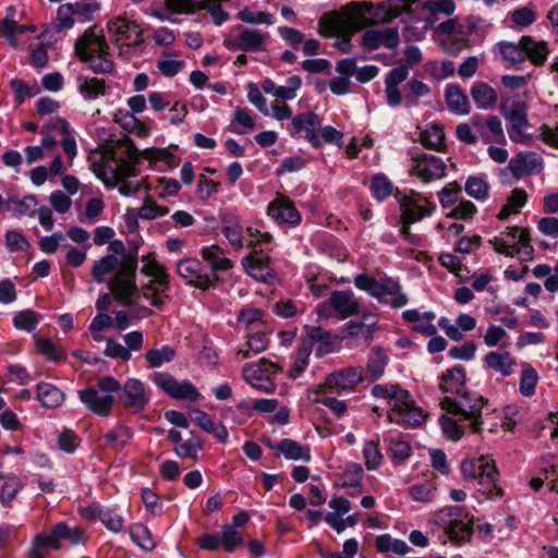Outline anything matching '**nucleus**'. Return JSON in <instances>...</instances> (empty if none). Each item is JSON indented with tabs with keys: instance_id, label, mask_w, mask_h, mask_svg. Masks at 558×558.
Segmentation results:
<instances>
[{
	"instance_id": "obj_1",
	"label": "nucleus",
	"mask_w": 558,
	"mask_h": 558,
	"mask_svg": "<svg viewBox=\"0 0 558 558\" xmlns=\"http://www.w3.org/2000/svg\"><path fill=\"white\" fill-rule=\"evenodd\" d=\"M136 268V251L124 254L121 260L116 255L108 254L94 263L92 276L97 283H102L107 276L116 270L109 281V290L117 301L123 305H131L140 295L135 283Z\"/></svg>"
},
{
	"instance_id": "obj_2",
	"label": "nucleus",
	"mask_w": 558,
	"mask_h": 558,
	"mask_svg": "<svg viewBox=\"0 0 558 558\" xmlns=\"http://www.w3.org/2000/svg\"><path fill=\"white\" fill-rule=\"evenodd\" d=\"M371 393L376 399L387 400L390 404L388 420L390 423L416 427L420 426L426 415L422 409L415 407L410 393L393 384L375 385Z\"/></svg>"
},
{
	"instance_id": "obj_3",
	"label": "nucleus",
	"mask_w": 558,
	"mask_h": 558,
	"mask_svg": "<svg viewBox=\"0 0 558 558\" xmlns=\"http://www.w3.org/2000/svg\"><path fill=\"white\" fill-rule=\"evenodd\" d=\"M372 5L351 2L340 12L325 13L319 19L320 33L325 36L353 34L373 22Z\"/></svg>"
},
{
	"instance_id": "obj_4",
	"label": "nucleus",
	"mask_w": 558,
	"mask_h": 558,
	"mask_svg": "<svg viewBox=\"0 0 558 558\" xmlns=\"http://www.w3.org/2000/svg\"><path fill=\"white\" fill-rule=\"evenodd\" d=\"M75 52L95 73H110L114 68L104 32L96 25L88 27L77 38Z\"/></svg>"
},
{
	"instance_id": "obj_5",
	"label": "nucleus",
	"mask_w": 558,
	"mask_h": 558,
	"mask_svg": "<svg viewBox=\"0 0 558 558\" xmlns=\"http://www.w3.org/2000/svg\"><path fill=\"white\" fill-rule=\"evenodd\" d=\"M113 165L104 163L95 168V172L105 183L114 182L119 192L124 196H131L138 192L140 181H131L137 175L136 156L131 149H126L125 156L113 158Z\"/></svg>"
},
{
	"instance_id": "obj_6",
	"label": "nucleus",
	"mask_w": 558,
	"mask_h": 558,
	"mask_svg": "<svg viewBox=\"0 0 558 558\" xmlns=\"http://www.w3.org/2000/svg\"><path fill=\"white\" fill-rule=\"evenodd\" d=\"M120 390V381L113 376L100 377L96 385L78 390L80 401L92 413L109 416L114 405V393Z\"/></svg>"
},
{
	"instance_id": "obj_7",
	"label": "nucleus",
	"mask_w": 558,
	"mask_h": 558,
	"mask_svg": "<svg viewBox=\"0 0 558 558\" xmlns=\"http://www.w3.org/2000/svg\"><path fill=\"white\" fill-rule=\"evenodd\" d=\"M461 473L464 480H478L480 492L486 498H499L502 490L498 486V471L495 461L488 457L481 456L475 459H464L461 462Z\"/></svg>"
},
{
	"instance_id": "obj_8",
	"label": "nucleus",
	"mask_w": 558,
	"mask_h": 558,
	"mask_svg": "<svg viewBox=\"0 0 558 558\" xmlns=\"http://www.w3.org/2000/svg\"><path fill=\"white\" fill-rule=\"evenodd\" d=\"M142 264L141 271L149 277L150 280L142 287L141 293L153 306L161 308L165 304V299L168 298L170 276L166 268L157 262L155 253L143 256Z\"/></svg>"
},
{
	"instance_id": "obj_9",
	"label": "nucleus",
	"mask_w": 558,
	"mask_h": 558,
	"mask_svg": "<svg viewBox=\"0 0 558 558\" xmlns=\"http://www.w3.org/2000/svg\"><path fill=\"white\" fill-rule=\"evenodd\" d=\"M41 134L40 145L44 150L49 155L60 144L69 166H72L73 159L77 156V145L70 123L60 117L52 118L45 124Z\"/></svg>"
},
{
	"instance_id": "obj_10",
	"label": "nucleus",
	"mask_w": 558,
	"mask_h": 558,
	"mask_svg": "<svg viewBox=\"0 0 558 558\" xmlns=\"http://www.w3.org/2000/svg\"><path fill=\"white\" fill-rule=\"evenodd\" d=\"M107 29L111 40L119 47L120 56L130 58L138 53L143 43V32L137 22L119 15L108 22Z\"/></svg>"
},
{
	"instance_id": "obj_11",
	"label": "nucleus",
	"mask_w": 558,
	"mask_h": 558,
	"mask_svg": "<svg viewBox=\"0 0 558 558\" xmlns=\"http://www.w3.org/2000/svg\"><path fill=\"white\" fill-rule=\"evenodd\" d=\"M486 403L487 400L482 396L464 391L456 398H444L440 404L448 413L459 415L460 420L470 421L472 430L478 433L482 429V410Z\"/></svg>"
},
{
	"instance_id": "obj_12",
	"label": "nucleus",
	"mask_w": 558,
	"mask_h": 558,
	"mask_svg": "<svg viewBox=\"0 0 558 558\" xmlns=\"http://www.w3.org/2000/svg\"><path fill=\"white\" fill-rule=\"evenodd\" d=\"M354 284L357 289L366 291L380 302L387 301V296H391L390 305L393 308L403 307L409 302V298L401 291L399 282L392 278L387 277L377 280L372 276L361 274L354 278Z\"/></svg>"
},
{
	"instance_id": "obj_13",
	"label": "nucleus",
	"mask_w": 558,
	"mask_h": 558,
	"mask_svg": "<svg viewBox=\"0 0 558 558\" xmlns=\"http://www.w3.org/2000/svg\"><path fill=\"white\" fill-rule=\"evenodd\" d=\"M401 208V232L405 235L410 232L412 223L429 217L436 210V204L423 194L411 190L408 193L396 194Z\"/></svg>"
},
{
	"instance_id": "obj_14",
	"label": "nucleus",
	"mask_w": 558,
	"mask_h": 558,
	"mask_svg": "<svg viewBox=\"0 0 558 558\" xmlns=\"http://www.w3.org/2000/svg\"><path fill=\"white\" fill-rule=\"evenodd\" d=\"M435 522L450 541L460 543L471 536L475 521L459 507H446L437 512Z\"/></svg>"
},
{
	"instance_id": "obj_15",
	"label": "nucleus",
	"mask_w": 558,
	"mask_h": 558,
	"mask_svg": "<svg viewBox=\"0 0 558 558\" xmlns=\"http://www.w3.org/2000/svg\"><path fill=\"white\" fill-rule=\"evenodd\" d=\"M86 535L82 529L61 522L56 524L50 533H41L35 536L33 541V556L39 555V551L43 549H60L62 541L68 542L70 545H78L84 543Z\"/></svg>"
},
{
	"instance_id": "obj_16",
	"label": "nucleus",
	"mask_w": 558,
	"mask_h": 558,
	"mask_svg": "<svg viewBox=\"0 0 558 558\" xmlns=\"http://www.w3.org/2000/svg\"><path fill=\"white\" fill-rule=\"evenodd\" d=\"M269 33L256 28L233 26L223 38V46L231 51L259 52L265 49Z\"/></svg>"
},
{
	"instance_id": "obj_17",
	"label": "nucleus",
	"mask_w": 558,
	"mask_h": 558,
	"mask_svg": "<svg viewBox=\"0 0 558 558\" xmlns=\"http://www.w3.org/2000/svg\"><path fill=\"white\" fill-rule=\"evenodd\" d=\"M178 275L196 289L207 291L215 288L219 281L218 275L213 270H208L197 258H183L177 264Z\"/></svg>"
},
{
	"instance_id": "obj_18",
	"label": "nucleus",
	"mask_w": 558,
	"mask_h": 558,
	"mask_svg": "<svg viewBox=\"0 0 558 558\" xmlns=\"http://www.w3.org/2000/svg\"><path fill=\"white\" fill-rule=\"evenodd\" d=\"M360 304L351 290L333 291L328 302L320 303L316 307L319 318H328L335 315L339 319H345L357 313Z\"/></svg>"
},
{
	"instance_id": "obj_19",
	"label": "nucleus",
	"mask_w": 558,
	"mask_h": 558,
	"mask_svg": "<svg viewBox=\"0 0 558 558\" xmlns=\"http://www.w3.org/2000/svg\"><path fill=\"white\" fill-rule=\"evenodd\" d=\"M281 368L272 362L265 359L258 363H247L242 368L244 380L257 390L270 393L276 389V384L271 380V376L277 374Z\"/></svg>"
},
{
	"instance_id": "obj_20",
	"label": "nucleus",
	"mask_w": 558,
	"mask_h": 558,
	"mask_svg": "<svg viewBox=\"0 0 558 558\" xmlns=\"http://www.w3.org/2000/svg\"><path fill=\"white\" fill-rule=\"evenodd\" d=\"M364 369L361 366H349L330 373L326 376L324 385L316 386L313 395L322 393L325 388L337 393L351 391L363 380Z\"/></svg>"
},
{
	"instance_id": "obj_21",
	"label": "nucleus",
	"mask_w": 558,
	"mask_h": 558,
	"mask_svg": "<svg viewBox=\"0 0 558 558\" xmlns=\"http://www.w3.org/2000/svg\"><path fill=\"white\" fill-rule=\"evenodd\" d=\"M150 380L165 393L178 400L195 402L201 397V393L192 383L187 380L179 381L168 373H154L150 375Z\"/></svg>"
},
{
	"instance_id": "obj_22",
	"label": "nucleus",
	"mask_w": 558,
	"mask_h": 558,
	"mask_svg": "<svg viewBox=\"0 0 558 558\" xmlns=\"http://www.w3.org/2000/svg\"><path fill=\"white\" fill-rule=\"evenodd\" d=\"M409 173L423 183H430L446 175V163L433 154H421L412 157Z\"/></svg>"
},
{
	"instance_id": "obj_23",
	"label": "nucleus",
	"mask_w": 558,
	"mask_h": 558,
	"mask_svg": "<svg viewBox=\"0 0 558 558\" xmlns=\"http://www.w3.org/2000/svg\"><path fill=\"white\" fill-rule=\"evenodd\" d=\"M488 243L497 253L506 256H513V250L517 248L518 245H520L525 253L530 254L532 252L527 229L515 226L508 227L500 235L490 239Z\"/></svg>"
},
{
	"instance_id": "obj_24",
	"label": "nucleus",
	"mask_w": 558,
	"mask_h": 558,
	"mask_svg": "<svg viewBox=\"0 0 558 558\" xmlns=\"http://www.w3.org/2000/svg\"><path fill=\"white\" fill-rule=\"evenodd\" d=\"M120 404L133 412L143 411L150 401V390L137 378H128L123 385L120 384Z\"/></svg>"
},
{
	"instance_id": "obj_25",
	"label": "nucleus",
	"mask_w": 558,
	"mask_h": 558,
	"mask_svg": "<svg viewBox=\"0 0 558 558\" xmlns=\"http://www.w3.org/2000/svg\"><path fill=\"white\" fill-rule=\"evenodd\" d=\"M322 125V119L313 111L301 112L292 117L288 126V132L292 137L306 140L312 147L318 148V131Z\"/></svg>"
},
{
	"instance_id": "obj_26",
	"label": "nucleus",
	"mask_w": 558,
	"mask_h": 558,
	"mask_svg": "<svg viewBox=\"0 0 558 558\" xmlns=\"http://www.w3.org/2000/svg\"><path fill=\"white\" fill-rule=\"evenodd\" d=\"M266 213L278 226L294 228L302 221V216L293 202L280 193L268 204Z\"/></svg>"
},
{
	"instance_id": "obj_27",
	"label": "nucleus",
	"mask_w": 558,
	"mask_h": 558,
	"mask_svg": "<svg viewBox=\"0 0 558 558\" xmlns=\"http://www.w3.org/2000/svg\"><path fill=\"white\" fill-rule=\"evenodd\" d=\"M502 113L510 122V129L508 130L510 140L514 143H530L531 136L526 133L529 121L525 105L517 101L509 109L504 108Z\"/></svg>"
},
{
	"instance_id": "obj_28",
	"label": "nucleus",
	"mask_w": 558,
	"mask_h": 558,
	"mask_svg": "<svg viewBox=\"0 0 558 558\" xmlns=\"http://www.w3.org/2000/svg\"><path fill=\"white\" fill-rule=\"evenodd\" d=\"M508 169L517 179L536 174L543 169V158L534 151L519 153L510 159Z\"/></svg>"
},
{
	"instance_id": "obj_29",
	"label": "nucleus",
	"mask_w": 558,
	"mask_h": 558,
	"mask_svg": "<svg viewBox=\"0 0 558 558\" xmlns=\"http://www.w3.org/2000/svg\"><path fill=\"white\" fill-rule=\"evenodd\" d=\"M242 265L245 271L255 280L269 282L275 278L272 268L269 264V257L257 251L243 257Z\"/></svg>"
},
{
	"instance_id": "obj_30",
	"label": "nucleus",
	"mask_w": 558,
	"mask_h": 558,
	"mask_svg": "<svg viewBox=\"0 0 558 558\" xmlns=\"http://www.w3.org/2000/svg\"><path fill=\"white\" fill-rule=\"evenodd\" d=\"M399 43V33L393 27L368 29L362 37V45L367 49H377L379 47L395 49L398 47Z\"/></svg>"
},
{
	"instance_id": "obj_31",
	"label": "nucleus",
	"mask_w": 558,
	"mask_h": 558,
	"mask_svg": "<svg viewBox=\"0 0 558 558\" xmlns=\"http://www.w3.org/2000/svg\"><path fill=\"white\" fill-rule=\"evenodd\" d=\"M302 87V78L299 75H291L286 85L278 86L272 80L265 78L262 82V89L278 99L283 101L293 100L298 90Z\"/></svg>"
},
{
	"instance_id": "obj_32",
	"label": "nucleus",
	"mask_w": 558,
	"mask_h": 558,
	"mask_svg": "<svg viewBox=\"0 0 558 558\" xmlns=\"http://www.w3.org/2000/svg\"><path fill=\"white\" fill-rule=\"evenodd\" d=\"M402 318L407 323L413 324V330L424 336L432 337L437 332V327L434 324L436 315L432 311L407 310L402 313Z\"/></svg>"
},
{
	"instance_id": "obj_33",
	"label": "nucleus",
	"mask_w": 558,
	"mask_h": 558,
	"mask_svg": "<svg viewBox=\"0 0 558 558\" xmlns=\"http://www.w3.org/2000/svg\"><path fill=\"white\" fill-rule=\"evenodd\" d=\"M202 259L207 263V269L217 275L218 271H227L233 267V263L218 245L202 247L199 252Z\"/></svg>"
},
{
	"instance_id": "obj_34",
	"label": "nucleus",
	"mask_w": 558,
	"mask_h": 558,
	"mask_svg": "<svg viewBox=\"0 0 558 558\" xmlns=\"http://www.w3.org/2000/svg\"><path fill=\"white\" fill-rule=\"evenodd\" d=\"M332 510L325 514V522L337 533L343 532L342 518L351 510V502L344 497H332L328 502Z\"/></svg>"
},
{
	"instance_id": "obj_35",
	"label": "nucleus",
	"mask_w": 558,
	"mask_h": 558,
	"mask_svg": "<svg viewBox=\"0 0 558 558\" xmlns=\"http://www.w3.org/2000/svg\"><path fill=\"white\" fill-rule=\"evenodd\" d=\"M302 341H308L312 345V351L319 357L331 353L335 348L331 340V333L322 329L320 327H311L307 329L306 337Z\"/></svg>"
},
{
	"instance_id": "obj_36",
	"label": "nucleus",
	"mask_w": 558,
	"mask_h": 558,
	"mask_svg": "<svg viewBox=\"0 0 558 558\" xmlns=\"http://www.w3.org/2000/svg\"><path fill=\"white\" fill-rule=\"evenodd\" d=\"M142 158L159 170L166 171L178 166V159L168 148H146L142 151Z\"/></svg>"
},
{
	"instance_id": "obj_37",
	"label": "nucleus",
	"mask_w": 558,
	"mask_h": 558,
	"mask_svg": "<svg viewBox=\"0 0 558 558\" xmlns=\"http://www.w3.org/2000/svg\"><path fill=\"white\" fill-rule=\"evenodd\" d=\"M36 396L41 405L47 409L60 408L65 400V395L61 389L46 381L36 385Z\"/></svg>"
},
{
	"instance_id": "obj_38",
	"label": "nucleus",
	"mask_w": 558,
	"mask_h": 558,
	"mask_svg": "<svg viewBox=\"0 0 558 558\" xmlns=\"http://www.w3.org/2000/svg\"><path fill=\"white\" fill-rule=\"evenodd\" d=\"M522 47L524 60L529 59L535 66L543 65L549 54V48L546 41L535 40L530 36L522 37Z\"/></svg>"
},
{
	"instance_id": "obj_39",
	"label": "nucleus",
	"mask_w": 558,
	"mask_h": 558,
	"mask_svg": "<svg viewBox=\"0 0 558 558\" xmlns=\"http://www.w3.org/2000/svg\"><path fill=\"white\" fill-rule=\"evenodd\" d=\"M465 371L461 365L448 369L440 379L439 388L442 392L459 396L464 392Z\"/></svg>"
},
{
	"instance_id": "obj_40",
	"label": "nucleus",
	"mask_w": 558,
	"mask_h": 558,
	"mask_svg": "<svg viewBox=\"0 0 558 558\" xmlns=\"http://www.w3.org/2000/svg\"><path fill=\"white\" fill-rule=\"evenodd\" d=\"M378 319L375 314L368 313L362 316L361 320H351L347 326V332L351 337H360L368 342L375 331Z\"/></svg>"
},
{
	"instance_id": "obj_41",
	"label": "nucleus",
	"mask_w": 558,
	"mask_h": 558,
	"mask_svg": "<svg viewBox=\"0 0 558 558\" xmlns=\"http://www.w3.org/2000/svg\"><path fill=\"white\" fill-rule=\"evenodd\" d=\"M529 195L523 189H513L507 197L506 204L497 215L499 220H506L512 215H518L527 203Z\"/></svg>"
},
{
	"instance_id": "obj_42",
	"label": "nucleus",
	"mask_w": 558,
	"mask_h": 558,
	"mask_svg": "<svg viewBox=\"0 0 558 558\" xmlns=\"http://www.w3.org/2000/svg\"><path fill=\"white\" fill-rule=\"evenodd\" d=\"M446 104L448 109L458 116L468 114L470 111L469 99L458 85L447 86Z\"/></svg>"
},
{
	"instance_id": "obj_43",
	"label": "nucleus",
	"mask_w": 558,
	"mask_h": 558,
	"mask_svg": "<svg viewBox=\"0 0 558 558\" xmlns=\"http://www.w3.org/2000/svg\"><path fill=\"white\" fill-rule=\"evenodd\" d=\"M484 362L489 368L502 376H510L513 373L514 361L508 352H489L485 355Z\"/></svg>"
},
{
	"instance_id": "obj_44",
	"label": "nucleus",
	"mask_w": 558,
	"mask_h": 558,
	"mask_svg": "<svg viewBox=\"0 0 558 558\" xmlns=\"http://www.w3.org/2000/svg\"><path fill=\"white\" fill-rule=\"evenodd\" d=\"M221 232L234 248L243 247V226L235 216L229 215L223 217Z\"/></svg>"
},
{
	"instance_id": "obj_45",
	"label": "nucleus",
	"mask_w": 558,
	"mask_h": 558,
	"mask_svg": "<svg viewBox=\"0 0 558 558\" xmlns=\"http://www.w3.org/2000/svg\"><path fill=\"white\" fill-rule=\"evenodd\" d=\"M277 450L288 460H301L304 462L311 460L310 447L289 438L282 439L278 444Z\"/></svg>"
},
{
	"instance_id": "obj_46",
	"label": "nucleus",
	"mask_w": 558,
	"mask_h": 558,
	"mask_svg": "<svg viewBox=\"0 0 558 558\" xmlns=\"http://www.w3.org/2000/svg\"><path fill=\"white\" fill-rule=\"evenodd\" d=\"M471 96L478 109L487 110L495 107L497 93L486 83H476L471 88Z\"/></svg>"
},
{
	"instance_id": "obj_47",
	"label": "nucleus",
	"mask_w": 558,
	"mask_h": 558,
	"mask_svg": "<svg viewBox=\"0 0 558 558\" xmlns=\"http://www.w3.org/2000/svg\"><path fill=\"white\" fill-rule=\"evenodd\" d=\"M368 189L376 201L384 202L393 194L395 186L386 174L379 172L369 178Z\"/></svg>"
},
{
	"instance_id": "obj_48",
	"label": "nucleus",
	"mask_w": 558,
	"mask_h": 558,
	"mask_svg": "<svg viewBox=\"0 0 558 558\" xmlns=\"http://www.w3.org/2000/svg\"><path fill=\"white\" fill-rule=\"evenodd\" d=\"M78 92L85 100H94L106 94V83L97 77L80 76L77 78Z\"/></svg>"
},
{
	"instance_id": "obj_49",
	"label": "nucleus",
	"mask_w": 558,
	"mask_h": 558,
	"mask_svg": "<svg viewBox=\"0 0 558 558\" xmlns=\"http://www.w3.org/2000/svg\"><path fill=\"white\" fill-rule=\"evenodd\" d=\"M474 128L481 132L482 138L485 143H501L505 142V134L500 119L497 116H488L485 122L488 133L482 132L483 125L480 122H473Z\"/></svg>"
},
{
	"instance_id": "obj_50",
	"label": "nucleus",
	"mask_w": 558,
	"mask_h": 558,
	"mask_svg": "<svg viewBox=\"0 0 558 558\" xmlns=\"http://www.w3.org/2000/svg\"><path fill=\"white\" fill-rule=\"evenodd\" d=\"M489 183L486 174L470 175L464 184L466 194L477 201H485L489 196Z\"/></svg>"
},
{
	"instance_id": "obj_51",
	"label": "nucleus",
	"mask_w": 558,
	"mask_h": 558,
	"mask_svg": "<svg viewBox=\"0 0 558 558\" xmlns=\"http://www.w3.org/2000/svg\"><path fill=\"white\" fill-rule=\"evenodd\" d=\"M388 357L381 348H374L366 363V373L372 380L379 379L387 366Z\"/></svg>"
},
{
	"instance_id": "obj_52",
	"label": "nucleus",
	"mask_w": 558,
	"mask_h": 558,
	"mask_svg": "<svg viewBox=\"0 0 558 558\" xmlns=\"http://www.w3.org/2000/svg\"><path fill=\"white\" fill-rule=\"evenodd\" d=\"M312 353V345L308 341H301L299 349L293 359L291 368L288 371V377L296 379L308 366L310 355Z\"/></svg>"
},
{
	"instance_id": "obj_53",
	"label": "nucleus",
	"mask_w": 558,
	"mask_h": 558,
	"mask_svg": "<svg viewBox=\"0 0 558 558\" xmlns=\"http://www.w3.org/2000/svg\"><path fill=\"white\" fill-rule=\"evenodd\" d=\"M101 5L97 1H76L72 2V11L75 23H88L95 17V14L99 12Z\"/></svg>"
},
{
	"instance_id": "obj_54",
	"label": "nucleus",
	"mask_w": 558,
	"mask_h": 558,
	"mask_svg": "<svg viewBox=\"0 0 558 558\" xmlns=\"http://www.w3.org/2000/svg\"><path fill=\"white\" fill-rule=\"evenodd\" d=\"M363 458L368 471H375L381 465L384 456L379 449L378 436L364 442Z\"/></svg>"
},
{
	"instance_id": "obj_55",
	"label": "nucleus",
	"mask_w": 558,
	"mask_h": 558,
	"mask_svg": "<svg viewBox=\"0 0 558 558\" xmlns=\"http://www.w3.org/2000/svg\"><path fill=\"white\" fill-rule=\"evenodd\" d=\"M363 468L356 462L349 463L340 475V485L342 488H362Z\"/></svg>"
},
{
	"instance_id": "obj_56",
	"label": "nucleus",
	"mask_w": 558,
	"mask_h": 558,
	"mask_svg": "<svg viewBox=\"0 0 558 558\" xmlns=\"http://www.w3.org/2000/svg\"><path fill=\"white\" fill-rule=\"evenodd\" d=\"M420 141L423 146L439 150L445 143V133L440 125L430 124L420 133Z\"/></svg>"
},
{
	"instance_id": "obj_57",
	"label": "nucleus",
	"mask_w": 558,
	"mask_h": 558,
	"mask_svg": "<svg viewBox=\"0 0 558 558\" xmlns=\"http://www.w3.org/2000/svg\"><path fill=\"white\" fill-rule=\"evenodd\" d=\"M236 19L251 25H272L275 16L267 11H254L248 7L243 8L236 13Z\"/></svg>"
},
{
	"instance_id": "obj_58",
	"label": "nucleus",
	"mask_w": 558,
	"mask_h": 558,
	"mask_svg": "<svg viewBox=\"0 0 558 558\" xmlns=\"http://www.w3.org/2000/svg\"><path fill=\"white\" fill-rule=\"evenodd\" d=\"M132 541L142 549L151 551L156 547V543L148 527L141 523L132 524L129 529Z\"/></svg>"
},
{
	"instance_id": "obj_59",
	"label": "nucleus",
	"mask_w": 558,
	"mask_h": 558,
	"mask_svg": "<svg viewBox=\"0 0 558 558\" xmlns=\"http://www.w3.org/2000/svg\"><path fill=\"white\" fill-rule=\"evenodd\" d=\"M269 343L268 335L264 331H258L256 333L250 335L246 341L247 349H239L238 355L242 359H248L250 353L258 354L264 352Z\"/></svg>"
},
{
	"instance_id": "obj_60",
	"label": "nucleus",
	"mask_w": 558,
	"mask_h": 558,
	"mask_svg": "<svg viewBox=\"0 0 558 558\" xmlns=\"http://www.w3.org/2000/svg\"><path fill=\"white\" fill-rule=\"evenodd\" d=\"M420 7L433 17H437L440 14L450 16L456 10L453 0H424L420 1Z\"/></svg>"
},
{
	"instance_id": "obj_61",
	"label": "nucleus",
	"mask_w": 558,
	"mask_h": 558,
	"mask_svg": "<svg viewBox=\"0 0 558 558\" xmlns=\"http://www.w3.org/2000/svg\"><path fill=\"white\" fill-rule=\"evenodd\" d=\"M175 356V351L170 345H162L159 349H150L146 352L145 359L150 368H157L165 363L171 362Z\"/></svg>"
},
{
	"instance_id": "obj_62",
	"label": "nucleus",
	"mask_w": 558,
	"mask_h": 558,
	"mask_svg": "<svg viewBox=\"0 0 558 558\" xmlns=\"http://www.w3.org/2000/svg\"><path fill=\"white\" fill-rule=\"evenodd\" d=\"M499 51L509 65H520L524 62V51L522 47V38L518 44L514 43H500Z\"/></svg>"
},
{
	"instance_id": "obj_63",
	"label": "nucleus",
	"mask_w": 558,
	"mask_h": 558,
	"mask_svg": "<svg viewBox=\"0 0 558 558\" xmlns=\"http://www.w3.org/2000/svg\"><path fill=\"white\" fill-rule=\"evenodd\" d=\"M23 488L22 481L15 475H9L0 489V501L4 506H11L20 490Z\"/></svg>"
},
{
	"instance_id": "obj_64",
	"label": "nucleus",
	"mask_w": 558,
	"mask_h": 558,
	"mask_svg": "<svg viewBox=\"0 0 558 558\" xmlns=\"http://www.w3.org/2000/svg\"><path fill=\"white\" fill-rule=\"evenodd\" d=\"M203 444L196 435H191L187 439L183 440L179 446H175L174 452L181 459L196 460Z\"/></svg>"
}]
</instances>
